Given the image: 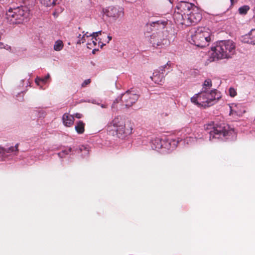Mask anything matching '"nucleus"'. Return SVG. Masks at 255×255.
<instances>
[{
  "label": "nucleus",
  "instance_id": "obj_1",
  "mask_svg": "<svg viewBox=\"0 0 255 255\" xmlns=\"http://www.w3.org/2000/svg\"><path fill=\"white\" fill-rule=\"evenodd\" d=\"M212 86L211 80H206L203 85L202 91L191 98V102L199 107L204 108L214 105L221 98V95L216 89L210 91Z\"/></svg>",
  "mask_w": 255,
  "mask_h": 255
},
{
  "label": "nucleus",
  "instance_id": "obj_2",
  "mask_svg": "<svg viewBox=\"0 0 255 255\" xmlns=\"http://www.w3.org/2000/svg\"><path fill=\"white\" fill-rule=\"evenodd\" d=\"M212 55L217 59L229 58L233 55L235 52V44L232 40L221 41L215 47L211 48Z\"/></svg>",
  "mask_w": 255,
  "mask_h": 255
},
{
  "label": "nucleus",
  "instance_id": "obj_3",
  "mask_svg": "<svg viewBox=\"0 0 255 255\" xmlns=\"http://www.w3.org/2000/svg\"><path fill=\"white\" fill-rule=\"evenodd\" d=\"M29 10L26 6H21L9 8L5 14V19L10 24L22 23L27 20Z\"/></svg>",
  "mask_w": 255,
  "mask_h": 255
},
{
  "label": "nucleus",
  "instance_id": "obj_4",
  "mask_svg": "<svg viewBox=\"0 0 255 255\" xmlns=\"http://www.w3.org/2000/svg\"><path fill=\"white\" fill-rule=\"evenodd\" d=\"M192 33L191 39L195 45L201 48L209 45L211 40L210 32L207 28L198 27Z\"/></svg>",
  "mask_w": 255,
  "mask_h": 255
},
{
  "label": "nucleus",
  "instance_id": "obj_5",
  "mask_svg": "<svg viewBox=\"0 0 255 255\" xmlns=\"http://www.w3.org/2000/svg\"><path fill=\"white\" fill-rule=\"evenodd\" d=\"M205 129L208 131L210 140L214 138H220L221 136L226 137L232 134L233 130L230 129L229 126L226 124L217 125L216 127L212 124L206 125L204 126Z\"/></svg>",
  "mask_w": 255,
  "mask_h": 255
},
{
  "label": "nucleus",
  "instance_id": "obj_6",
  "mask_svg": "<svg viewBox=\"0 0 255 255\" xmlns=\"http://www.w3.org/2000/svg\"><path fill=\"white\" fill-rule=\"evenodd\" d=\"M202 17V14L195 7L187 14H185L182 19H177V22L190 26L197 23L201 20Z\"/></svg>",
  "mask_w": 255,
  "mask_h": 255
},
{
  "label": "nucleus",
  "instance_id": "obj_7",
  "mask_svg": "<svg viewBox=\"0 0 255 255\" xmlns=\"http://www.w3.org/2000/svg\"><path fill=\"white\" fill-rule=\"evenodd\" d=\"M150 42L156 48H162L170 44V40L167 38L166 32L159 31L150 36Z\"/></svg>",
  "mask_w": 255,
  "mask_h": 255
},
{
  "label": "nucleus",
  "instance_id": "obj_8",
  "mask_svg": "<svg viewBox=\"0 0 255 255\" xmlns=\"http://www.w3.org/2000/svg\"><path fill=\"white\" fill-rule=\"evenodd\" d=\"M194 7V5L191 3L185 1L179 2L176 5L178 11L173 15L174 19H182L185 14H187Z\"/></svg>",
  "mask_w": 255,
  "mask_h": 255
},
{
  "label": "nucleus",
  "instance_id": "obj_9",
  "mask_svg": "<svg viewBox=\"0 0 255 255\" xmlns=\"http://www.w3.org/2000/svg\"><path fill=\"white\" fill-rule=\"evenodd\" d=\"M114 127L116 128V130L118 134L127 136L132 133V128L129 125L127 127L123 120L119 117L115 118L112 122Z\"/></svg>",
  "mask_w": 255,
  "mask_h": 255
},
{
  "label": "nucleus",
  "instance_id": "obj_10",
  "mask_svg": "<svg viewBox=\"0 0 255 255\" xmlns=\"http://www.w3.org/2000/svg\"><path fill=\"white\" fill-rule=\"evenodd\" d=\"M104 13L109 17L117 19L124 15V9L122 7H117L114 6H109L103 9Z\"/></svg>",
  "mask_w": 255,
  "mask_h": 255
},
{
  "label": "nucleus",
  "instance_id": "obj_11",
  "mask_svg": "<svg viewBox=\"0 0 255 255\" xmlns=\"http://www.w3.org/2000/svg\"><path fill=\"white\" fill-rule=\"evenodd\" d=\"M139 96L128 91L122 95L121 101L127 107H131L138 100Z\"/></svg>",
  "mask_w": 255,
  "mask_h": 255
},
{
  "label": "nucleus",
  "instance_id": "obj_12",
  "mask_svg": "<svg viewBox=\"0 0 255 255\" xmlns=\"http://www.w3.org/2000/svg\"><path fill=\"white\" fill-rule=\"evenodd\" d=\"M152 80L155 83L162 85L164 81V74H161L158 71H154L153 76L151 77Z\"/></svg>",
  "mask_w": 255,
  "mask_h": 255
},
{
  "label": "nucleus",
  "instance_id": "obj_13",
  "mask_svg": "<svg viewBox=\"0 0 255 255\" xmlns=\"http://www.w3.org/2000/svg\"><path fill=\"white\" fill-rule=\"evenodd\" d=\"M62 121L64 126L70 127L74 123V118L73 116L65 113L63 115Z\"/></svg>",
  "mask_w": 255,
  "mask_h": 255
},
{
  "label": "nucleus",
  "instance_id": "obj_14",
  "mask_svg": "<svg viewBox=\"0 0 255 255\" xmlns=\"http://www.w3.org/2000/svg\"><path fill=\"white\" fill-rule=\"evenodd\" d=\"M85 124L82 121H79L77 122L75 128L77 132L79 134H82L85 131Z\"/></svg>",
  "mask_w": 255,
  "mask_h": 255
},
{
  "label": "nucleus",
  "instance_id": "obj_15",
  "mask_svg": "<svg viewBox=\"0 0 255 255\" xmlns=\"http://www.w3.org/2000/svg\"><path fill=\"white\" fill-rule=\"evenodd\" d=\"M247 36L249 39L247 42L250 44H255V28L252 29Z\"/></svg>",
  "mask_w": 255,
  "mask_h": 255
},
{
  "label": "nucleus",
  "instance_id": "obj_16",
  "mask_svg": "<svg viewBox=\"0 0 255 255\" xmlns=\"http://www.w3.org/2000/svg\"><path fill=\"white\" fill-rule=\"evenodd\" d=\"M41 3L46 6H53L56 4L57 0H40Z\"/></svg>",
  "mask_w": 255,
  "mask_h": 255
},
{
  "label": "nucleus",
  "instance_id": "obj_17",
  "mask_svg": "<svg viewBox=\"0 0 255 255\" xmlns=\"http://www.w3.org/2000/svg\"><path fill=\"white\" fill-rule=\"evenodd\" d=\"M63 43L61 40H57L55 42L54 45V49L55 51H59L62 49Z\"/></svg>",
  "mask_w": 255,
  "mask_h": 255
},
{
  "label": "nucleus",
  "instance_id": "obj_18",
  "mask_svg": "<svg viewBox=\"0 0 255 255\" xmlns=\"http://www.w3.org/2000/svg\"><path fill=\"white\" fill-rule=\"evenodd\" d=\"M97 38H94L92 37L90 41H88L87 45V47L89 49H92L94 47L96 46L97 45Z\"/></svg>",
  "mask_w": 255,
  "mask_h": 255
},
{
  "label": "nucleus",
  "instance_id": "obj_19",
  "mask_svg": "<svg viewBox=\"0 0 255 255\" xmlns=\"http://www.w3.org/2000/svg\"><path fill=\"white\" fill-rule=\"evenodd\" d=\"M250 9V7L248 5H244L239 8V11L240 14H245L247 13Z\"/></svg>",
  "mask_w": 255,
  "mask_h": 255
},
{
  "label": "nucleus",
  "instance_id": "obj_20",
  "mask_svg": "<svg viewBox=\"0 0 255 255\" xmlns=\"http://www.w3.org/2000/svg\"><path fill=\"white\" fill-rule=\"evenodd\" d=\"M18 144H16L14 147L11 146L9 148H8L7 149H4L3 148H1V150L3 151V152H11L14 151H17L18 150Z\"/></svg>",
  "mask_w": 255,
  "mask_h": 255
},
{
  "label": "nucleus",
  "instance_id": "obj_21",
  "mask_svg": "<svg viewBox=\"0 0 255 255\" xmlns=\"http://www.w3.org/2000/svg\"><path fill=\"white\" fill-rule=\"evenodd\" d=\"M170 67L169 62H167L166 64L164 65V66H160L159 67V69L157 71L161 73L162 74H164V72L165 71V68H167L168 69H169V67Z\"/></svg>",
  "mask_w": 255,
  "mask_h": 255
},
{
  "label": "nucleus",
  "instance_id": "obj_22",
  "mask_svg": "<svg viewBox=\"0 0 255 255\" xmlns=\"http://www.w3.org/2000/svg\"><path fill=\"white\" fill-rule=\"evenodd\" d=\"M78 38L79 39V40L77 42V44H80L81 43H83L86 41L85 35H83L81 36V34H79L78 36Z\"/></svg>",
  "mask_w": 255,
  "mask_h": 255
},
{
  "label": "nucleus",
  "instance_id": "obj_23",
  "mask_svg": "<svg viewBox=\"0 0 255 255\" xmlns=\"http://www.w3.org/2000/svg\"><path fill=\"white\" fill-rule=\"evenodd\" d=\"M229 92L230 96L232 97H234L237 95L236 90L233 88H230Z\"/></svg>",
  "mask_w": 255,
  "mask_h": 255
},
{
  "label": "nucleus",
  "instance_id": "obj_24",
  "mask_svg": "<svg viewBox=\"0 0 255 255\" xmlns=\"http://www.w3.org/2000/svg\"><path fill=\"white\" fill-rule=\"evenodd\" d=\"M102 31H99L98 32H93L92 34H90V36H92V37H94V38H96L97 36H99V35L101 34Z\"/></svg>",
  "mask_w": 255,
  "mask_h": 255
},
{
  "label": "nucleus",
  "instance_id": "obj_25",
  "mask_svg": "<svg viewBox=\"0 0 255 255\" xmlns=\"http://www.w3.org/2000/svg\"><path fill=\"white\" fill-rule=\"evenodd\" d=\"M91 80L90 79H87V80H85L83 82V83L82 84L81 86L82 87H85L87 86V85H88V84H89L90 83H91Z\"/></svg>",
  "mask_w": 255,
  "mask_h": 255
},
{
  "label": "nucleus",
  "instance_id": "obj_26",
  "mask_svg": "<svg viewBox=\"0 0 255 255\" xmlns=\"http://www.w3.org/2000/svg\"><path fill=\"white\" fill-rule=\"evenodd\" d=\"M72 150L71 148H69L68 149H66L64 150H63L62 152L59 153V155L61 156V154L63 153H65L66 154H68L69 152H70Z\"/></svg>",
  "mask_w": 255,
  "mask_h": 255
},
{
  "label": "nucleus",
  "instance_id": "obj_27",
  "mask_svg": "<svg viewBox=\"0 0 255 255\" xmlns=\"http://www.w3.org/2000/svg\"><path fill=\"white\" fill-rule=\"evenodd\" d=\"M162 24V22H160L159 21H154V22H151L150 23V25L151 26H155L156 24L159 25Z\"/></svg>",
  "mask_w": 255,
  "mask_h": 255
},
{
  "label": "nucleus",
  "instance_id": "obj_28",
  "mask_svg": "<svg viewBox=\"0 0 255 255\" xmlns=\"http://www.w3.org/2000/svg\"><path fill=\"white\" fill-rule=\"evenodd\" d=\"M49 77H50V75H49V74H48L44 78H43V79H39V81H41L43 83H45L46 82V81L49 78Z\"/></svg>",
  "mask_w": 255,
  "mask_h": 255
},
{
  "label": "nucleus",
  "instance_id": "obj_29",
  "mask_svg": "<svg viewBox=\"0 0 255 255\" xmlns=\"http://www.w3.org/2000/svg\"><path fill=\"white\" fill-rule=\"evenodd\" d=\"M75 117L77 118H78V119H80V118H81L82 117V115L80 114H76L75 115Z\"/></svg>",
  "mask_w": 255,
  "mask_h": 255
},
{
  "label": "nucleus",
  "instance_id": "obj_30",
  "mask_svg": "<svg viewBox=\"0 0 255 255\" xmlns=\"http://www.w3.org/2000/svg\"><path fill=\"white\" fill-rule=\"evenodd\" d=\"M83 35H85V37H86L87 38L90 37H92V36H90V34L88 35V32H86Z\"/></svg>",
  "mask_w": 255,
  "mask_h": 255
},
{
  "label": "nucleus",
  "instance_id": "obj_31",
  "mask_svg": "<svg viewBox=\"0 0 255 255\" xmlns=\"http://www.w3.org/2000/svg\"><path fill=\"white\" fill-rule=\"evenodd\" d=\"M101 106L103 108H107V105H106L102 104Z\"/></svg>",
  "mask_w": 255,
  "mask_h": 255
},
{
  "label": "nucleus",
  "instance_id": "obj_32",
  "mask_svg": "<svg viewBox=\"0 0 255 255\" xmlns=\"http://www.w3.org/2000/svg\"><path fill=\"white\" fill-rule=\"evenodd\" d=\"M231 0V2L232 4H233L235 2L237 1V0Z\"/></svg>",
  "mask_w": 255,
  "mask_h": 255
},
{
  "label": "nucleus",
  "instance_id": "obj_33",
  "mask_svg": "<svg viewBox=\"0 0 255 255\" xmlns=\"http://www.w3.org/2000/svg\"><path fill=\"white\" fill-rule=\"evenodd\" d=\"M108 38L109 39V41L112 39V36H111L110 35L108 36Z\"/></svg>",
  "mask_w": 255,
  "mask_h": 255
},
{
  "label": "nucleus",
  "instance_id": "obj_34",
  "mask_svg": "<svg viewBox=\"0 0 255 255\" xmlns=\"http://www.w3.org/2000/svg\"><path fill=\"white\" fill-rule=\"evenodd\" d=\"M35 82H36V83H37V79L35 80Z\"/></svg>",
  "mask_w": 255,
  "mask_h": 255
},
{
  "label": "nucleus",
  "instance_id": "obj_35",
  "mask_svg": "<svg viewBox=\"0 0 255 255\" xmlns=\"http://www.w3.org/2000/svg\"><path fill=\"white\" fill-rule=\"evenodd\" d=\"M233 112V110H231V113H232Z\"/></svg>",
  "mask_w": 255,
  "mask_h": 255
},
{
  "label": "nucleus",
  "instance_id": "obj_36",
  "mask_svg": "<svg viewBox=\"0 0 255 255\" xmlns=\"http://www.w3.org/2000/svg\"><path fill=\"white\" fill-rule=\"evenodd\" d=\"M168 114H165V116H168Z\"/></svg>",
  "mask_w": 255,
  "mask_h": 255
},
{
  "label": "nucleus",
  "instance_id": "obj_37",
  "mask_svg": "<svg viewBox=\"0 0 255 255\" xmlns=\"http://www.w3.org/2000/svg\"><path fill=\"white\" fill-rule=\"evenodd\" d=\"M254 18L255 19V14L254 15Z\"/></svg>",
  "mask_w": 255,
  "mask_h": 255
}]
</instances>
